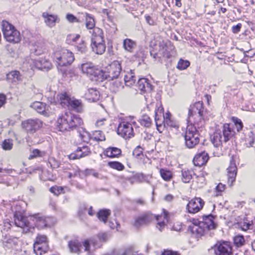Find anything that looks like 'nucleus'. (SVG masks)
<instances>
[{
	"label": "nucleus",
	"mask_w": 255,
	"mask_h": 255,
	"mask_svg": "<svg viewBox=\"0 0 255 255\" xmlns=\"http://www.w3.org/2000/svg\"><path fill=\"white\" fill-rule=\"evenodd\" d=\"M204 108L202 102H198L193 106H190L189 110L188 122L191 124L188 125L184 135V139L186 146L189 148L194 147L197 145L200 141L199 133L196 127L192 125L193 122L195 124L199 126V123H201L203 120Z\"/></svg>",
	"instance_id": "nucleus-1"
},
{
	"label": "nucleus",
	"mask_w": 255,
	"mask_h": 255,
	"mask_svg": "<svg viewBox=\"0 0 255 255\" xmlns=\"http://www.w3.org/2000/svg\"><path fill=\"white\" fill-rule=\"evenodd\" d=\"M83 124L82 119L77 115H74L69 112H66L60 115L57 120V128L64 132L73 130Z\"/></svg>",
	"instance_id": "nucleus-2"
},
{
	"label": "nucleus",
	"mask_w": 255,
	"mask_h": 255,
	"mask_svg": "<svg viewBox=\"0 0 255 255\" xmlns=\"http://www.w3.org/2000/svg\"><path fill=\"white\" fill-rule=\"evenodd\" d=\"M234 133V131L229 124H224L222 131H216L214 133L211 137L212 142L216 147L223 146L233 137Z\"/></svg>",
	"instance_id": "nucleus-3"
},
{
	"label": "nucleus",
	"mask_w": 255,
	"mask_h": 255,
	"mask_svg": "<svg viewBox=\"0 0 255 255\" xmlns=\"http://www.w3.org/2000/svg\"><path fill=\"white\" fill-rule=\"evenodd\" d=\"M154 218L157 221L156 228L161 232L166 226L165 220L167 222V215L165 214L155 216L148 213L141 215L135 219L134 225L136 228H139L149 224Z\"/></svg>",
	"instance_id": "nucleus-4"
},
{
	"label": "nucleus",
	"mask_w": 255,
	"mask_h": 255,
	"mask_svg": "<svg viewBox=\"0 0 255 255\" xmlns=\"http://www.w3.org/2000/svg\"><path fill=\"white\" fill-rule=\"evenodd\" d=\"M202 219V222L199 226L197 225L190 226L189 229L193 234H196L198 236L204 235L205 230H214L216 228L217 224L214 221V217L212 214L203 215L200 219Z\"/></svg>",
	"instance_id": "nucleus-5"
},
{
	"label": "nucleus",
	"mask_w": 255,
	"mask_h": 255,
	"mask_svg": "<svg viewBox=\"0 0 255 255\" xmlns=\"http://www.w3.org/2000/svg\"><path fill=\"white\" fill-rule=\"evenodd\" d=\"M91 46L92 51L97 54H102L106 50V44L104 38V32L102 29L95 27L93 29Z\"/></svg>",
	"instance_id": "nucleus-6"
},
{
	"label": "nucleus",
	"mask_w": 255,
	"mask_h": 255,
	"mask_svg": "<svg viewBox=\"0 0 255 255\" xmlns=\"http://www.w3.org/2000/svg\"><path fill=\"white\" fill-rule=\"evenodd\" d=\"M1 30L4 38L7 42L12 44L18 43L21 40L20 32L9 22L3 20L1 22Z\"/></svg>",
	"instance_id": "nucleus-7"
},
{
	"label": "nucleus",
	"mask_w": 255,
	"mask_h": 255,
	"mask_svg": "<svg viewBox=\"0 0 255 255\" xmlns=\"http://www.w3.org/2000/svg\"><path fill=\"white\" fill-rule=\"evenodd\" d=\"M53 59L58 66H67L74 61V57L72 52L66 49H57L53 53Z\"/></svg>",
	"instance_id": "nucleus-8"
},
{
	"label": "nucleus",
	"mask_w": 255,
	"mask_h": 255,
	"mask_svg": "<svg viewBox=\"0 0 255 255\" xmlns=\"http://www.w3.org/2000/svg\"><path fill=\"white\" fill-rule=\"evenodd\" d=\"M134 127H138L136 122L129 123L123 121L118 126L117 133L125 139L131 138L134 135Z\"/></svg>",
	"instance_id": "nucleus-9"
},
{
	"label": "nucleus",
	"mask_w": 255,
	"mask_h": 255,
	"mask_svg": "<svg viewBox=\"0 0 255 255\" xmlns=\"http://www.w3.org/2000/svg\"><path fill=\"white\" fill-rule=\"evenodd\" d=\"M14 225L16 227L22 229L23 232L26 234L33 233L34 227L30 225L26 217H24L19 213H15L14 214Z\"/></svg>",
	"instance_id": "nucleus-10"
},
{
	"label": "nucleus",
	"mask_w": 255,
	"mask_h": 255,
	"mask_svg": "<svg viewBox=\"0 0 255 255\" xmlns=\"http://www.w3.org/2000/svg\"><path fill=\"white\" fill-rule=\"evenodd\" d=\"M105 72V79L108 81H113L115 79H119L122 71L121 63L118 61H114L107 68Z\"/></svg>",
	"instance_id": "nucleus-11"
},
{
	"label": "nucleus",
	"mask_w": 255,
	"mask_h": 255,
	"mask_svg": "<svg viewBox=\"0 0 255 255\" xmlns=\"http://www.w3.org/2000/svg\"><path fill=\"white\" fill-rule=\"evenodd\" d=\"M42 125V122L37 119H30L23 121L21 123L22 128L29 133L35 132Z\"/></svg>",
	"instance_id": "nucleus-12"
},
{
	"label": "nucleus",
	"mask_w": 255,
	"mask_h": 255,
	"mask_svg": "<svg viewBox=\"0 0 255 255\" xmlns=\"http://www.w3.org/2000/svg\"><path fill=\"white\" fill-rule=\"evenodd\" d=\"M216 255H232V248L229 242L217 243L212 248Z\"/></svg>",
	"instance_id": "nucleus-13"
},
{
	"label": "nucleus",
	"mask_w": 255,
	"mask_h": 255,
	"mask_svg": "<svg viewBox=\"0 0 255 255\" xmlns=\"http://www.w3.org/2000/svg\"><path fill=\"white\" fill-rule=\"evenodd\" d=\"M68 247L71 253L79 254L82 249H84V251H88L90 244L88 241H85L82 244L78 240H74L69 242Z\"/></svg>",
	"instance_id": "nucleus-14"
},
{
	"label": "nucleus",
	"mask_w": 255,
	"mask_h": 255,
	"mask_svg": "<svg viewBox=\"0 0 255 255\" xmlns=\"http://www.w3.org/2000/svg\"><path fill=\"white\" fill-rule=\"evenodd\" d=\"M204 201L200 198H195L190 201L186 206V209L190 213L195 214L199 212L203 207Z\"/></svg>",
	"instance_id": "nucleus-15"
},
{
	"label": "nucleus",
	"mask_w": 255,
	"mask_h": 255,
	"mask_svg": "<svg viewBox=\"0 0 255 255\" xmlns=\"http://www.w3.org/2000/svg\"><path fill=\"white\" fill-rule=\"evenodd\" d=\"M228 183L231 186L236 180L237 173V167L236 165L235 161L232 157L230 163V165L227 169Z\"/></svg>",
	"instance_id": "nucleus-16"
},
{
	"label": "nucleus",
	"mask_w": 255,
	"mask_h": 255,
	"mask_svg": "<svg viewBox=\"0 0 255 255\" xmlns=\"http://www.w3.org/2000/svg\"><path fill=\"white\" fill-rule=\"evenodd\" d=\"M42 17L46 26L50 28L54 27L56 23H59L60 19L58 15L50 14L47 12H44Z\"/></svg>",
	"instance_id": "nucleus-17"
},
{
	"label": "nucleus",
	"mask_w": 255,
	"mask_h": 255,
	"mask_svg": "<svg viewBox=\"0 0 255 255\" xmlns=\"http://www.w3.org/2000/svg\"><path fill=\"white\" fill-rule=\"evenodd\" d=\"M90 152V149L87 145L78 147L75 152L72 153L69 155V158L71 160L80 159L89 155Z\"/></svg>",
	"instance_id": "nucleus-18"
},
{
	"label": "nucleus",
	"mask_w": 255,
	"mask_h": 255,
	"mask_svg": "<svg viewBox=\"0 0 255 255\" xmlns=\"http://www.w3.org/2000/svg\"><path fill=\"white\" fill-rule=\"evenodd\" d=\"M30 219L34 223L35 226L39 229H43L47 226L48 218L40 214L30 215Z\"/></svg>",
	"instance_id": "nucleus-19"
},
{
	"label": "nucleus",
	"mask_w": 255,
	"mask_h": 255,
	"mask_svg": "<svg viewBox=\"0 0 255 255\" xmlns=\"http://www.w3.org/2000/svg\"><path fill=\"white\" fill-rule=\"evenodd\" d=\"M209 159L208 153L204 150L196 154L194 156L193 162L196 166H201L206 163Z\"/></svg>",
	"instance_id": "nucleus-20"
},
{
	"label": "nucleus",
	"mask_w": 255,
	"mask_h": 255,
	"mask_svg": "<svg viewBox=\"0 0 255 255\" xmlns=\"http://www.w3.org/2000/svg\"><path fill=\"white\" fill-rule=\"evenodd\" d=\"M33 64L36 68L41 70H48L51 67L50 62L43 57H39L34 59Z\"/></svg>",
	"instance_id": "nucleus-21"
},
{
	"label": "nucleus",
	"mask_w": 255,
	"mask_h": 255,
	"mask_svg": "<svg viewBox=\"0 0 255 255\" xmlns=\"http://www.w3.org/2000/svg\"><path fill=\"white\" fill-rule=\"evenodd\" d=\"M135 87H136V89H135L136 91H140L141 92L151 90V85L148 82V80L146 78H140L135 85Z\"/></svg>",
	"instance_id": "nucleus-22"
},
{
	"label": "nucleus",
	"mask_w": 255,
	"mask_h": 255,
	"mask_svg": "<svg viewBox=\"0 0 255 255\" xmlns=\"http://www.w3.org/2000/svg\"><path fill=\"white\" fill-rule=\"evenodd\" d=\"M105 255H141L135 251L133 247H129L125 249H120L114 251L111 255L106 254Z\"/></svg>",
	"instance_id": "nucleus-23"
},
{
	"label": "nucleus",
	"mask_w": 255,
	"mask_h": 255,
	"mask_svg": "<svg viewBox=\"0 0 255 255\" xmlns=\"http://www.w3.org/2000/svg\"><path fill=\"white\" fill-rule=\"evenodd\" d=\"M97 67L95 66L92 63H86L81 65V70L83 74H86L90 79V76H92Z\"/></svg>",
	"instance_id": "nucleus-24"
},
{
	"label": "nucleus",
	"mask_w": 255,
	"mask_h": 255,
	"mask_svg": "<svg viewBox=\"0 0 255 255\" xmlns=\"http://www.w3.org/2000/svg\"><path fill=\"white\" fill-rule=\"evenodd\" d=\"M105 77V72L97 67L90 79L93 82L100 83L106 80Z\"/></svg>",
	"instance_id": "nucleus-25"
},
{
	"label": "nucleus",
	"mask_w": 255,
	"mask_h": 255,
	"mask_svg": "<svg viewBox=\"0 0 255 255\" xmlns=\"http://www.w3.org/2000/svg\"><path fill=\"white\" fill-rule=\"evenodd\" d=\"M30 107L37 113L42 115H46L47 114L46 111L49 106L42 102H35L31 105Z\"/></svg>",
	"instance_id": "nucleus-26"
},
{
	"label": "nucleus",
	"mask_w": 255,
	"mask_h": 255,
	"mask_svg": "<svg viewBox=\"0 0 255 255\" xmlns=\"http://www.w3.org/2000/svg\"><path fill=\"white\" fill-rule=\"evenodd\" d=\"M121 154V149L116 147H109L104 151V154L110 158L119 157Z\"/></svg>",
	"instance_id": "nucleus-27"
},
{
	"label": "nucleus",
	"mask_w": 255,
	"mask_h": 255,
	"mask_svg": "<svg viewBox=\"0 0 255 255\" xmlns=\"http://www.w3.org/2000/svg\"><path fill=\"white\" fill-rule=\"evenodd\" d=\"M85 96L89 100L96 102L99 99L100 93L96 88H90L88 89L87 92L85 93Z\"/></svg>",
	"instance_id": "nucleus-28"
},
{
	"label": "nucleus",
	"mask_w": 255,
	"mask_h": 255,
	"mask_svg": "<svg viewBox=\"0 0 255 255\" xmlns=\"http://www.w3.org/2000/svg\"><path fill=\"white\" fill-rule=\"evenodd\" d=\"M159 47V51L162 54L163 57L169 58L172 56L173 54L172 50L174 48L172 45L167 46L166 45L162 44Z\"/></svg>",
	"instance_id": "nucleus-29"
},
{
	"label": "nucleus",
	"mask_w": 255,
	"mask_h": 255,
	"mask_svg": "<svg viewBox=\"0 0 255 255\" xmlns=\"http://www.w3.org/2000/svg\"><path fill=\"white\" fill-rule=\"evenodd\" d=\"M136 45V42L131 39L127 38L123 41V47L124 49L128 52H133Z\"/></svg>",
	"instance_id": "nucleus-30"
},
{
	"label": "nucleus",
	"mask_w": 255,
	"mask_h": 255,
	"mask_svg": "<svg viewBox=\"0 0 255 255\" xmlns=\"http://www.w3.org/2000/svg\"><path fill=\"white\" fill-rule=\"evenodd\" d=\"M85 25L87 29H92L95 28V21L94 17L90 14L85 13L84 14Z\"/></svg>",
	"instance_id": "nucleus-31"
},
{
	"label": "nucleus",
	"mask_w": 255,
	"mask_h": 255,
	"mask_svg": "<svg viewBox=\"0 0 255 255\" xmlns=\"http://www.w3.org/2000/svg\"><path fill=\"white\" fill-rule=\"evenodd\" d=\"M58 99L62 106L69 107L72 98L66 93H62L58 95Z\"/></svg>",
	"instance_id": "nucleus-32"
},
{
	"label": "nucleus",
	"mask_w": 255,
	"mask_h": 255,
	"mask_svg": "<svg viewBox=\"0 0 255 255\" xmlns=\"http://www.w3.org/2000/svg\"><path fill=\"white\" fill-rule=\"evenodd\" d=\"M69 106L78 113H81L83 111V106L81 101L74 98H72Z\"/></svg>",
	"instance_id": "nucleus-33"
},
{
	"label": "nucleus",
	"mask_w": 255,
	"mask_h": 255,
	"mask_svg": "<svg viewBox=\"0 0 255 255\" xmlns=\"http://www.w3.org/2000/svg\"><path fill=\"white\" fill-rule=\"evenodd\" d=\"M159 173L162 178L165 181H170L173 178L172 172L166 168H161Z\"/></svg>",
	"instance_id": "nucleus-34"
},
{
	"label": "nucleus",
	"mask_w": 255,
	"mask_h": 255,
	"mask_svg": "<svg viewBox=\"0 0 255 255\" xmlns=\"http://www.w3.org/2000/svg\"><path fill=\"white\" fill-rule=\"evenodd\" d=\"M181 179L184 183H189L192 178L193 171L188 169H183L182 170Z\"/></svg>",
	"instance_id": "nucleus-35"
},
{
	"label": "nucleus",
	"mask_w": 255,
	"mask_h": 255,
	"mask_svg": "<svg viewBox=\"0 0 255 255\" xmlns=\"http://www.w3.org/2000/svg\"><path fill=\"white\" fill-rule=\"evenodd\" d=\"M130 73L124 76L125 84L127 87H130L132 86L136 81L134 75H133L132 71Z\"/></svg>",
	"instance_id": "nucleus-36"
},
{
	"label": "nucleus",
	"mask_w": 255,
	"mask_h": 255,
	"mask_svg": "<svg viewBox=\"0 0 255 255\" xmlns=\"http://www.w3.org/2000/svg\"><path fill=\"white\" fill-rule=\"evenodd\" d=\"M34 252L36 255H42L43 253H45L47 251V245H40L38 244H34Z\"/></svg>",
	"instance_id": "nucleus-37"
},
{
	"label": "nucleus",
	"mask_w": 255,
	"mask_h": 255,
	"mask_svg": "<svg viewBox=\"0 0 255 255\" xmlns=\"http://www.w3.org/2000/svg\"><path fill=\"white\" fill-rule=\"evenodd\" d=\"M111 214L110 210L103 209L101 210L97 214V217L100 221H103L104 223H106L109 216Z\"/></svg>",
	"instance_id": "nucleus-38"
},
{
	"label": "nucleus",
	"mask_w": 255,
	"mask_h": 255,
	"mask_svg": "<svg viewBox=\"0 0 255 255\" xmlns=\"http://www.w3.org/2000/svg\"><path fill=\"white\" fill-rule=\"evenodd\" d=\"M7 76H8V78H10V77L12 78V82H21L23 80V77L20 74V73L18 71H13L10 72Z\"/></svg>",
	"instance_id": "nucleus-39"
},
{
	"label": "nucleus",
	"mask_w": 255,
	"mask_h": 255,
	"mask_svg": "<svg viewBox=\"0 0 255 255\" xmlns=\"http://www.w3.org/2000/svg\"><path fill=\"white\" fill-rule=\"evenodd\" d=\"M142 126L149 128L151 125V120L147 115H142L138 121Z\"/></svg>",
	"instance_id": "nucleus-40"
},
{
	"label": "nucleus",
	"mask_w": 255,
	"mask_h": 255,
	"mask_svg": "<svg viewBox=\"0 0 255 255\" xmlns=\"http://www.w3.org/2000/svg\"><path fill=\"white\" fill-rule=\"evenodd\" d=\"M158 115L155 112V122L156 123V128L157 130L160 132L162 133L163 132L165 128V123L162 122V119H159L157 117Z\"/></svg>",
	"instance_id": "nucleus-41"
},
{
	"label": "nucleus",
	"mask_w": 255,
	"mask_h": 255,
	"mask_svg": "<svg viewBox=\"0 0 255 255\" xmlns=\"http://www.w3.org/2000/svg\"><path fill=\"white\" fill-rule=\"evenodd\" d=\"M76 51L80 54H85L88 50L87 47L84 40H82L81 42L75 46Z\"/></svg>",
	"instance_id": "nucleus-42"
},
{
	"label": "nucleus",
	"mask_w": 255,
	"mask_h": 255,
	"mask_svg": "<svg viewBox=\"0 0 255 255\" xmlns=\"http://www.w3.org/2000/svg\"><path fill=\"white\" fill-rule=\"evenodd\" d=\"M119 77V79H115V81H114L111 85V89L115 92L118 91L120 89L124 88L123 83Z\"/></svg>",
	"instance_id": "nucleus-43"
},
{
	"label": "nucleus",
	"mask_w": 255,
	"mask_h": 255,
	"mask_svg": "<svg viewBox=\"0 0 255 255\" xmlns=\"http://www.w3.org/2000/svg\"><path fill=\"white\" fill-rule=\"evenodd\" d=\"M91 139L95 141H104L105 140V137L103 132L101 130H95L92 135V136L90 137Z\"/></svg>",
	"instance_id": "nucleus-44"
},
{
	"label": "nucleus",
	"mask_w": 255,
	"mask_h": 255,
	"mask_svg": "<svg viewBox=\"0 0 255 255\" xmlns=\"http://www.w3.org/2000/svg\"><path fill=\"white\" fill-rule=\"evenodd\" d=\"M255 139V134L252 131H250L245 139V143L248 147H251L253 146Z\"/></svg>",
	"instance_id": "nucleus-45"
},
{
	"label": "nucleus",
	"mask_w": 255,
	"mask_h": 255,
	"mask_svg": "<svg viewBox=\"0 0 255 255\" xmlns=\"http://www.w3.org/2000/svg\"><path fill=\"white\" fill-rule=\"evenodd\" d=\"M190 62L188 60L180 59L176 68L179 70H183L186 69L190 66Z\"/></svg>",
	"instance_id": "nucleus-46"
},
{
	"label": "nucleus",
	"mask_w": 255,
	"mask_h": 255,
	"mask_svg": "<svg viewBox=\"0 0 255 255\" xmlns=\"http://www.w3.org/2000/svg\"><path fill=\"white\" fill-rule=\"evenodd\" d=\"M80 37L78 34H69L66 37V42L69 44H72L77 41Z\"/></svg>",
	"instance_id": "nucleus-47"
},
{
	"label": "nucleus",
	"mask_w": 255,
	"mask_h": 255,
	"mask_svg": "<svg viewBox=\"0 0 255 255\" xmlns=\"http://www.w3.org/2000/svg\"><path fill=\"white\" fill-rule=\"evenodd\" d=\"M108 165L112 168L121 171L125 168L124 165L118 161H110L108 162Z\"/></svg>",
	"instance_id": "nucleus-48"
},
{
	"label": "nucleus",
	"mask_w": 255,
	"mask_h": 255,
	"mask_svg": "<svg viewBox=\"0 0 255 255\" xmlns=\"http://www.w3.org/2000/svg\"><path fill=\"white\" fill-rule=\"evenodd\" d=\"M234 242L237 247H241L245 244V240L242 235H238L234 238Z\"/></svg>",
	"instance_id": "nucleus-49"
},
{
	"label": "nucleus",
	"mask_w": 255,
	"mask_h": 255,
	"mask_svg": "<svg viewBox=\"0 0 255 255\" xmlns=\"http://www.w3.org/2000/svg\"><path fill=\"white\" fill-rule=\"evenodd\" d=\"M2 148L4 150H9L13 146L12 140L11 139H5L2 143Z\"/></svg>",
	"instance_id": "nucleus-50"
},
{
	"label": "nucleus",
	"mask_w": 255,
	"mask_h": 255,
	"mask_svg": "<svg viewBox=\"0 0 255 255\" xmlns=\"http://www.w3.org/2000/svg\"><path fill=\"white\" fill-rule=\"evenodd\" d=\"M140 175L136 174L131 176H127L125 179L129 181L131 184H133L135 183L139 182Z\"/></svg>",
	"instance_id": "nucleus-51"
},
{
	"label": "nucleus",
	"mask_w": 255,
	"mask_h": 255,
	"mask_svg": "<svg viewBox=\"0 0 255 255\" xmlns=\"http://www.w3.org/2000/svg\"><path fill=\"white\" fill-rule=\"evenodd\" d=\"M37 243L40 245H47L46 237L44 235H38L34 244Z\"/></svg>",
	"instance_id": "nucleus-52"
},
{
	"label": "nucleus",
	"mask_w": 255,
	"mask_h": 255,
	"mask_svg": "<svg viewBox=\"0 0 255 255\" xmlns=\"http://www.w3.org/2000/svg\"><path fill=\"white\" fill-rule=\"evenodd\" d=\"M66 18L70 23H81L82 22L81 20L71 13L67 14Z\"/></svg>",
	"instance_id": "nucleus-53"
},
{
	"label": "nucleus",
	"mask_w": 255,
	"mask_h": 255,
	"mask_svg": "<svg viewBox=\"0 0 255 255\" xmlns=\"http://www.w3.org/2000/svg\"><path fill=\"white\" fill-rule=\"evenodd\" d=\"M29 89L34 95H35L38 98H40L42 96V94L39 89L36 88L33 85L31 84L29 87Z\"/></svg>",
	"instance_id": "nucleus-54"
},
{
	"label": "nucleus",
	"mask_w": 255,
	"mask_h": 255,
	"mask_svg": "<svg viewBox=\"0 0 255 255\" xmlns=\"http://www.w3.org/2000/svg\"><path fill=\"white\" fill-rule=\"evenodd\" d=\"M233 121L236 126L237 131L239 132L243 127L242 121L237 118H233Z\"/></svg>",
	"instance_id": "nucleus-55"
},
{
	"label": "nucleus",
	"mask_w": 255,
	"mask_h": 255,
	"mask_svg": "<svg viewBox=\"0 0 255 255\" xmlns=\"http://www.w3.org/2000/svg\"><path fill=\"white\" fill-rule=\"evenodd\" d=\"M143 149L140 146H138L132 151V155L136 158H139L141 155H143Z\"/></svg>",
	"instance_id": "nucleus-56"
},
{
	"label": "nucleus",
	"mask_w": 255,
	"mask_h": 255,
	"mask_svg": "<svg viewBox=\"0 0 255 255\" xmlns=\"http://www.w3.org/2000/svg\"><path fill=\"white\" fill-rule=\"evenodd\" d=\"M95 125L99 128H103L105 126L108 125L107 120L106 118H102L97 121Z\"/></svg>",
	"instance_id": "nucleus-57"
},
{
	"label": "nucleus",
	"mask_w": 255,
	"mask_h": 255,
	"mask_svg": "<svg viewBox=\"0 0 255 255\" xmlns=\"http://www.w3.org/2000/svg\"><path fill=\"white\" fill-rule=\"evenodd\" d=\"M253 223L250 222H247L244 221L243 222L241 223V228L243 231H247L248 229H252Z\"/></svg>",
	"instance_id": "nucleus-58"
},
{
	"label": "nucleus",
	"mask_w": 255,
	"mask_h": 255,
	"mask_svg": "<svg viewBox=\"0 0 255 255\" xmlns=\"http://www.w3.org/2000/svg\"><path fill=\"white\" fill-rule=\"evenodd\" d=\"M63 188L62 187H52L50 188V191L54 195H58L62 192Z\"/></svg>",
	"instance_id": "nucleus-59"
},
{
	"label": "nucleus",
	"mask_w": 255,
	"mask_h": 255,
	"mask_svg": "<svg viewBox=\"0 0 255 255\" xmlns=\"http://www.w3.org/2000/svg\"><path fill=\"white\" fill-rule=\"evenodd\" d=\"M40 153H41V151L39 150H38L37 149H35L32 151L30 154L29 155L28 158L29 159H31L34 158H35V157H37L38 156H41Z\"/></svg>",
	"instance_id": "nucleus-60"
},
{
	"label": "nucleus",
	"mask_w": 255,
	"mask_h": 255,
	"mask_svg": "<svg viewBox=\"0 0 255 255\" xmlns=\"http://www.w3.org/2000/svg\"><path fill=\"white\" fill-rule=\"evenodd\" d=\"M49 163L50 164L51 167L52 168H57L60 166V162L58 161H57L54 158H52L50 159V161H49Z\"/></svg>",
	"instance_id": "nucleus-61"
},
{
	"label": "nucleus",
	"mask_w": 255,
	"mask_h": 255,
	"mask_svg": "<svg viewBox=\"0 0 255 255\" xmlns=\"http://www.w3.org/2000/svg\"><path fill=\"white\" fill-rule=\"evenodd\" d=\"M242 26V25L241 23H238L236 25L233 26L232 27V32L235 34L239 33L241 30Z\"/></svg>",
	"instance_id": "nucleus-62"
},
{
	"label": "nucleus",
	"mask_w": 255,
	"mask_h": 255,
	"mask_svg": "<svg viewBox=\"0 0 255 255\" xmlns=\"http://www.w3.org/2000/svg\"><path fill=\"white\" fill-rule=\"evenodd\" d=\"M161 255H180L177 252L171 250H164Z\"/></svg>",
	"instance_id": "nucleus-63"
},
{
	"label": "nucleus",
	"mask_w": 255,
	"mask_h": 255,
	"mask_svg": "<svg viewBox=\"0 0 255 255\" xmlns=\"http://www.w3.org/2000/svg\"><path fill=\"white\" fill-rule=\"evenodd\" d=\"M226 185L224 184H223L222 183H219L216 188V191L219 192L221 193L223 192L225 189Z\"/></svg>",
	"instance_id": "nucleus-64"
}]
</instances>
